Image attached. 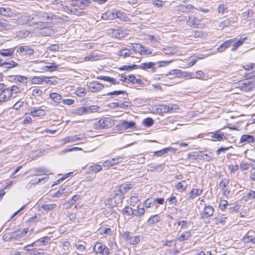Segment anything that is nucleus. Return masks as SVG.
Instances as JSON below:
<instances>
[{
    "label": "nucleus",
    "mask_w": 255,
    "mask_h": 255,
    "mask_svg": "<svg viewBox=\"0 0 255 255\" xmlns=\"http://www.w3.org/2000/svg\"><path fill=\"white\" fill-rule=\"evenodd\" d=\"M104 247L101 243L98 242L94 247V251L96 254H100Z\"/></svg>",
    "instance_id": "obj_47"
},
{
    "label": "nucleus",
    "mask_w": 255,
    "mask_h": 255,
    "mask_svg": "<svg viewBox=\"0 0 255 255\" xmlns=\"http://www.w3.org/2000/svg\"><path fill=\"white\" fill-rule=\"evenodd\" d=\"M180 70L174 69L169 72L168 74H166V76H170L169 78L170 79H172L175 78H180Z\"/></svg>",
    "instance_id": "obj_27"
},
{
    "label": "nucleus",
    "mask_w": 255,
    "mask_h": 255,
    "mask_svg": "<svg viewBox=\"0 0 255 255\" xmlns=\"http://www.w3.org/2000/svg\"><path fill=\"white\" fill-rule=\"evenodd\" d=\"M137 67L136 65H124L122 67H121L119 69L121 70H126V71H131V70L134 69Z\"/></svg>",
    "instance_id": "obj_62"
},
{
    "label": "nucleus",
    "mask_w": 255,
    "mask_h": 255,
    "mask_svg": "<svg viewBox=\"0 0 255 255\" xmlns=\"http://www.w3.org/2000/svg\"><path fill=\"white\" fill-rule=\"evenodd\" d=\"M12 14L11 9L9 7H0V15L4 16H10Z\"/></svg>",
    "instance_id": "obj_25"
},
{
    "label": "nucleus",
    "mask_w": 255,
    "mask_h": 255,
    "mask_svg": "<svg viewBox=\"0 0 255 255\" xmlns=\"http://www.w3.org/2000/svg\"><path fill=\"white\" fill-rule=\"evenodd\" d=\"M88 87L92 92L96 93L102 89L104 85L97 81H93L88 84Z\"/></svg>",
    "instance_id": "obj_8"
},
{
    "label": "nucleus",
    "mask_w": 255,
    "mask_h": 255,
    "mask_svg": "<svg viewBox=\"0 0 255 255\" xmlns=\"http://www.w3.org/2000/svg\"><path fill=\"white\" fill-rule=\"evenodd\" d=\"M116 18H118L124 21H130V18L127 16V14L121 11H117Z\"/></svg>",
    "instance_id": "obj_35"
},
{
    "label": "nucleus",
    "mask_w": 255,
    "mask_h": 255,
    "mask_svg": "<svg viewBox=\"0 0 255 255\" xmlns=\"http://www.w3.org/2000/svg\"><path fill=\"white\" fill-rule=\"evenodd\" d=\"M123 213L127 216H130L133 214V210L131 208L126 206L123 210Z\"/></svg>",
    "instance_id": "obj_59"
},
{
    "label": "nucleus",
    "mask_w": 255,
    "mask_h": 255,
    "mask_svg": "<svg viewBox=\"0 0 255 255\" xmlns=\"http://www.w3.org/2000/svg\"><path fill=\"white\" fill-rule=\"evenodd\" d=\"M114 125V121L110 118H103L96 121L93 125L94 128L97 130L106 129Z\"/></svg>",
    "instance_id": "obj_1"
},
{
    "label": "nucleus",
    "mask_w": 255,
    "mask_h": 255,
    "mask_svg": "<svg viewBox=\"0 0 255 255\" xmlns=\"http://www.w3.org/2000/svg\"><path fill=\"white\" fill-rule=\"evenodd\" d=\"M194 8L191 4L183 5L181 4L177 6V10L184 13H188Z\"/></svg>",
    "instance_id": "obj_15"
},
{
    "label": "nucleus",
    "mask_w": 255,
    "mask_h": 255,
    "mask_svg": "<svg viewBox=\"0 0 255 255\" xmlns=\"http://www.w3.org/2000/svg\"><path fill=\"white\" fill-rule=\"evenodd\" d=\"M132 54L133 52H132V51L127 48L123 49L119 51L118 52V54L119 56H123L124 57H129Z\"/></svg>",
    "instance_id": "obj_28"
},
{
    "label": "nucleus",
    "mask_w": 255,
    "mask_h": 255,
    "mask_svg": "<svg viewBox=\"0 0 255 255\" xmlns=\"http://www.w3.org/2000/svg\"><path fill=\"white\" fill-rule=\"evenodd\" d=\"M229 181L227 179H223L219 184V187L222 189L223 190L227 185L229 184Z\"/></svg>",
    "instance_id": "obj_63"
},
{
    "label": "nucleus",
    "mask_w": 255,
    "mask_h": 255,
    "mask_svg": "<svg viewBox=\"0 0 255 255\" xmlns=\"http://www.w3.org/2000/svg\"><path fill=\"white\" fill-rule=\"evenodd\" d=\"M44 110L41 109H34L30 112L31 115L33 117H40L45 115Z\"/></svg>",
    "instance_id": "obj_33"
},
{
    "label": "nucleus",
    "mask_w": 255,
    "mask_h": 255,
    "mask_svg": "<svg viewBox=\"0 0 255 255\" xmlns=\"http://www.w3.org/2000/svg\"><path fill=\"white\" fill-rule=\"evenodd\" d=\"M88 113L98 112L100 110V107L97 105H92L86 107Z\"/></svg>",
    "instance_id": "obj_51"
},
{
    "label": "nucleus",
    "mask_w": 255,
    "mask_h": 255,
    "mask_svg": "<svg viewBox=\"0 0 255 255\" xmlns=\"http://www.w3.org/2000/svg\"><path fill=\"white\" fill-rule=\"evenodd\" d=\"M183 183H185V180H183L180 182H178L175 185V187L177 190L184 191L186 189L187 187V185H184Z\"/></svg>",
    "instance_id": "obj_50"
},
{
    "label": "nucleus",
    "mask_w": 255,
    "mask_h": 255,
    "mask_svg": "<svg viewBox=\"0 0 255 255\" xmlns=\"http://www.w3.org/2000/svg\"><path fill=\"white\" fill-rule=\"evenodd\" d=\"M124 158V157L123 156H118L115 158H112V160H113V164L115 165L122 162Z\"/></svg>",
    "instance_id": "obj_64"
},
{
    "label": "nucleus",
    "mask_w": 255,
    "mask_h": 255,
    "mask_svg": "<svg viewBox=\"0 0 255 255\" xmlns=\"http://www.w3.org/2000/svg\"><path fill=\"white\" fill-rule=\"evenodd\" d=\"M204 152L203 151H193L188 154V158L192 160H202L204 157Z\"/></svg>",
    "instance_id": "obj_9"
},
{
    "label": "nucleus",
    "mask_w": 255,
    "mask_h": 255,
    "mask_svg": "<svg viewBox=\"0 0 255 255\" xmlns=\"http://www.w3.org/2000/svg\"><path fill=\"white\" fill-rule=\"evenodd\" d=\"M22 229H17L12 232L13 240H18L23 237Z\"/></svg>",
    "instance_id": "obj_34"
},
{
    "label": "nucleus",
    "mask_w": 255,
    "mask_h": 255,
    "mask_svg": "<svg viewBox=\"0 0 255 255\" xmlns=\"http://www.w3.org/2000/svg\"><path fill=\"white\" fill-rule=\"evenodd\" d=\"M142 123L145 127H150L153 124L154 121L151 118H147L143 120Z\"/></svg>",
    "instance_id": "obj_52"
},
{
    "label": "nucleus",
    "mask_w": 255,
    "mask_h": 255,
    "mask_svg": "<svg viewBox=\"0 0 255 255\" xmlns=\"http://www.w3.org/2000/svg\"><path fill=\"white\" fill-rule=\"evenodd\" d=\"M214 212V208L210 205L205 204L203 212L202 213V217L203 218H208L213 215Z\"/></svg>",
    "instance_id": "obj_11"
},
{
    "label": "nucleus",
    "mask_w": 255,
    "mask_h": 255,
    "mask_svg": "<svg viewBox=\"0 0 255 255\" xmlns=\"http://www.w3.org/2000/svg\"><path fill=\"white\" fill-rule=\"evenodd\" d=\"M30 33L29 31L23 29L16 32V35L18 38L23 39L27 37Z\"/></svg>",
    "instance_id": "obj_30"
},
{
    "label": "nucleus",
    "mask_w": 255,
    "mask_h": 255,
    "mask_svg": "<svg viewBox=\"0 0 255 255\" xmlns=\"http://www.w3.org/2000/svg\"><path fill=\"white\" fill-rule=\"evenodd\" d=\"M47 77H37V76H34L31 79V82L32 84H41L43 83L45 79H47Z\"/></svg>",
    "instance_id": "obj_31"
},
{
    "label": "nucleus",
    "mask_w": 255,
    "mask_h": 255,
    "mask_svg": "<svg viewBox=\"0 0 255 255\" xmlns=\"http://www.w3.org/2000/svg\"><path fill=\"white\" fill-rule=\"evenodd\" d=\"M154 202L152 201V199L151 198H148L144 201L143 204L144 207L146 208H149L154 205Z\"/></svg>",
    "instance_id": "obj_55"
},
{
    "label": "nucleus",
    "mask_w": 255,
    "mask_h": 255,
    "mask_svg": "<svg viewBox=\"0 0 255 255\" xmlns=\"http://www.w3.org/2000/svg\"><path fill=\"white\" fill-rule=\"evenodd\" d=\"M124 198L123 195L121 194H117L113 199L117 205L121 204L122 202V200Z\"/></svg>",
    "instance_id": "obj_48"
},
{
    "label": "nucleus",
    "mask_w": 255,
    "mask_h": 255,
    "mask_svg": "<svg viewBox=\"0 0 255 255\" xmlns=\"http://www.w3.org/2000/svg\"><path fill=\"white\" fill-rule=\"evenodd\" d=\"M236 20L233 17H229L221 21L219 24V28L223 29L226 27L229 26L232 24L236 23Z\"/></svg>",
    "instance_id": "obj_12"
},
{
    "label": "nucleus",
    "mask_w": 255,
    "mask_h": 255,
    "mask_svg": "<svg viewBox=\"0 0 255 255\" xmlns=\"http://www.w3.org/2000/svg\"><path fill=\"white\" fill-rule=\"evenodd\" d=\"M100 59V57L97 55L91 54L84 58L85 61H95Z\"/></svg>",
    "instance_id": "obj_43"
},
{
    "label": "nucleus",
    "mask_w": 255,
    "mask_h": 255,
    "mask_svg": "<svg viewBox=\"0 0 255 255\" xmlns=\"http://www.w3.org/2000/svg\"><path fill=\"white\" fill-rule=\"evenodd\" d=\"M45 179H48L45 177L40 178L37 177H35L31 180V181L29 182V184L31 185H35L40 182L42 180H45Z\"/></svg>",
    "instance_id": "obj_58"
},
{
    "label": "nucleus",
    "mask_w": 255,
    "mask_h": 255,
    "mask_svg": "<svg viewBox=\"0 0 255 255\" xmlns=\"http://www.w3.org/2000/svg\"><path fill=\"white\" fill-rule=\"evenodd\" d=\"M13 80L17 83H20L22 84L27 83V77L21 76V75H16L13 76Z\"/></svg>",
    "instance_id": "obj_37"
},
{
    "label": "nucleus",
    "mask_w": 255,
    "mask_h": 255,
    "mask_svg": "<svg viewBox=\"0 0 255 255\" xmlns=\"http://www.w3.org/2000/svg\"><path fill=\"white\" fill-rule=\"evenodd\" d=\"M132 187V184L130 183L123 184L119 186V191L120 192V193L124 195L128 190L130 189Z\"/></svg>",
    "instance_id": "obj_21"
},
{
    "label": "nucleus",
    "mask_w": 255,
    "mask_h": 255,
    "mask_svg": "<svg viewBox=\"0 0 255 255\" xmlns=\"http://www.w3.org/2000/svg\"><path fill=\"white\" fill-rule=\"evenodd\" d=\"M88 113L86 107H81L75 110V114L78 116H81Z\"/></svg>",
    "instance_id": "obj_40"
},
{
    "label": "nucleus",
    "mask_w": 255,
    "mask_h": 255,
    "mask_svg": "<svg viewBox=\"0 0 255 255\" xmlns=\"http://www.w3.org/2000/svg\"><path fill=\"white\" fill-rule=\"evenodd\" d=\"M12 235V233L5 232L2 236V239L5 242H9L13 240Z\"/></svg>",
    "instance_id": "obj_56"
},
{
    "label": "nucleus",
    "mask_w": 255,
    "mask_h": 255,
    "mask_svg": "<svg viewBox=\"0 0 255 255\" xmlns=\"http://www.w3.org/2000/svg\"><path fill=\"white\" fill-rule=\"evenodd\" d=\"M174 61L173 59L159 61L157 64L159 67H165Z\"/></svg>",
    "instance_id": "obj_54"
},
{
    "label": "nucleus",
    "mask_w": 255,
    "mask_h": 255,
    "mask_svg": "<svg viewBox=\"0 0 255 255\" xmlns=\"http://www.w3.org/2000/svg\"><path fill=\"white\" fill-rule=\"evenodd\" d=\"M50 98L57 104L60 103L62 100L61 96L56 93H51L50 94Z\"/></svg>",
    "instance_id": "obj_32"
},
{
    "label": "nucleus",
    "mask_w": 255,
    "mask_h": 255,
    "mask_svg": "<svg viewBox=\"0 0 255 255\" xmlns=\"http://www.w3.org/2000/svg\"><path fill=\"white\" fill-rule=\"evenodd\" d=\"M65 193V188H61L56 193H54V194L53 195V197L59 198Z\"/></svg>",
    "instance_id": "obj_61"
},
{
    "label": "nucleus",
    "mask_w": 255,
    "mask_h": 255,
    "mask_svg": "<svg viewBox=\"0 0 255 255\" xmlns=\"http://www.w3.org/2000/svg\"><path fill=\"white\" fill-rule=\"evenodd\" d=\"M202 193V190L200 189H193L189 193L188 198L192 199L195 198L197 196L200 195Z\"/></svg>",
    "instance_id": "obj_29"
},
{
    "label": "nucleus",
    "mask_w": 255,
    "mask_h": 255,
    "mask_svg": "<svg viewBox=\"0 0 255 255\" xmlns=\"http://www.w3.org/2000/svg\"><path fill=\"white\" fill-rule=\"evenodd\" d=\"M132 49L135 52H137L141 54L142 50L144 49V46L138 43L133 44Z\"/></svg>",
    "instance_id": "obj_42"
},
{
    "label": "nucleus",
    "mask_w": 255,
    "mask_h": 255,
    "mask_svg": "<svg viewBox=\"0 0 255 255\" xmlns=\"http://www.w3.org/2000/svg\"><path fill=\"white\" fill-rule=\"evenodd\" d=\"M165 165L164 163L161 164H155L153 163H151L148 165L147 166V170L150 171H161L163 169Z\"/></svg>",
    "instance_id": "obj_19"
},
{
    "label": "nucleus",
    "mask_w": 255,
    "mask_h": 255,
    "mask_svg": "<svg viewBox=\"0 0 255 255\" xmlns=\"http://www.w3.org/2000/svg\"><path fill=\"white\" fill-rule=\"evenodd\" d=\"M75 94L78 97H83L86 94V90L84 88H78L75 92Z\"/></svg>",
    "instance_id": "obj_41"
},
{
    "label": "nucleus",
    "mask_w": 255,
    "mask_h": 255,
    "mask_svg": "<svg viewBox=\"0 0 255 255\" xmlns=\"http://www.w3.org/2000/svg\"><path fill=\"white\" fill-rule=\"evenodd\" d=\"M235 41V39H231L228 40H226L224 42H223L218 48L217 50L219 52L224 51L227 48L231 45L233 43H234Z\"/></svg>",
    "instance_id": "obj_17"
},
{
    "label": "nucleus",
    "mask_w": 255,
    "mask_h": 255,
    "mask_svg": "<svg viewBox=\"0 0 255 255\" xmlns=\"http://www.w3.org/2000/svg\"><path fill=\"white\" fill-rule=\"evenodd\" d=\"M123 237L126 242L131 245H135L140 242V238L138 236H133L129 232H125Z\"/></svg>",
    "instance_id": "obj_4"
},
{
    "label": "nucleus",
    "mask_w": 255,
    "mask_h": 255,
    "mask_svg": "<svg viewBox=\"0 0 255 255\" xmlns=\"http://www.w3.org/2000/svg\"><path fill=\"white\" fill-rule=\"evenodd\" d=\"M51 240V238L49 237H44L42 238H40L35 241V243H36V245L39 246L41 245H44L45 244L49 243Z\"/></svg>",
    "instance_id": "obj_36"
},
{
    "label": "nucleus",
    "mask_w": 255,
    "mask_h": 255,
    "mask_svg": "<svg viewBox=\"0 0 255 255\" xmlns=\"http://www.w3.org/2000/svg\"><path fill=\"white\" fill-rule=\"evenodd\" d=\"M157 110L161 113H168L173 111L174 108H173V106L170 107L165 105H161L158 107Z\"/></svg>",
    "instance_id": "obj_26"
},
{
    "label": "nucleus",
    "mask_w": 255,
    "mask_h": 255,
    "mask_svg": "<svg viewBox=\"0 0 255 255\" xmlns=\"http://www.w3.org/2000/svg\"><path fill=\"white\" fill-rule=\"evenodd\" d=\"M58 65H56L55 63H51L50 65L45 66L43 68V70L45 71H54L57 69Z\"/></svg>",
    "instance_id": "obj_44"
},
{
    "label": "nucleus",
    "mask_w": 255,
    "mask_h": 255,
    "mask_svg": "<svg viewBox=\"0 0 255 255\" xmlns=\"http://www.w3.org/2000/svg\"><path fill=\"white\" fill-rule=\"evenodd\" d=\"M110 33L113 37H115L116 38H120L124 35L122 31L120 28L113 29Z\"/></svg>",
    "instance_id": "obj_23"
},
{
    "label": "nucleus",
    "mask_w": 255,
    "mask_h": 255,
    "mask_svg": "<svg viewBox=\"0 0 255 255\" xmlns=\"http://www.w3.org/2000/svg\"><path fill=\"white\" fill-rule=\"evenodd\" d=\"M255 138L253 135L244 134L243 135L240 139L241 142H247L248 143H254Z\"/></svg>",
    "instance_id": "obj_24"
},
{
    "label": "nucleus",
    "mask_w": 255,
    "mask_h": 255,
    "mask_svg": "<svg viewBox=\"0 0 255 255\" xmlns=\"http://www.w3.org/2000/svg\"><path fill=\"white\" fill-rule=\"evenodd\" d=\"M162 50L165 54L169 55L176 54L179 51L176 46H167L164 48Z\"/></svg>",
    "instance_id": "obj_16"
},
{
    "label": "nucleus",
    "mask_w": 255,
    "mask_h": 255,
    "mask_svg": "<svg viewBox=\"0 0 255 255\" xmlns=\"http://www.w3.org/2000/svg\"><path fill=\"white\" fill-rule=\"evenodd\" d=\"M160 220V217L158 215H155L150 217L148 222L151 224H154L158 222Z\"/></svg>",
    "instance_id": "obj_49"
},
{
    "label": "nucleus",
    "mask_w": 255,
    "mask_h": 255,
    "mask_svg": "<svg viewBox=\"0 0 255 255\" xmlns=\"http://www.w3.org/2000/svg\"><path fill=\"white\" fill-rule=\"evenodd\" d=\"M245 39H240L238 41L235 42L233 44L232 48H231L232 51H235L239 47H240L244 42Z\"/></svg>",
    "instance_id": "obj_57"
},
{
    "label": "nucleus",
    "mask_w": 255,
    "mask_h": 255,
    "mask_svg": "<svg viewBox=\"0 0 255 255\" xmlns=\"http://www.w3.org/2000/svg\"><path fill=\"white\" fill-rule=\"evenodd\" d=\"M200 20L194 16H190L187 20V24L194 28H199L204 29L205 27V24H200Z\"/></svg>",
    "instance_id": "obj_5"
},
{
    "label": "nucleus",
    "mask_w": 255,
    "mask_h": 255,
    "mask_svg": "<svg viewBox=\"0 0 255 255\" xmlns=\"http://www.w3.org/2000/svg\"><path fill=\"white\" fill-rule=\"evenodd\" d=\"M118 127L121 130L135 128V123L133 121H123L118 125Z\"/></svg>",
    "instance_id": "obj_7"
},
{
    "label": "nucleus",
    "mask_w": 255,
    "mask_h": 255,
    "mask_svg": "<svg viewBox=\"0 0 255 255\" xmlns=\"http://www.w3.org/2000/svg\"><path fill=\"white\" fill-rule=\"evenodd\" d=\"M205 77V74L201 70H199L196 72L194 74V78L203 79Z\"/></svg>",
    "instance_id": "obj_60"
},
{
    "label": "nucleus",
    "mask_w": 255,
    "mask_h": 255,
    "mask_svg": "<svg viewBox=\"0 0 255 255\" xmlns=\"http://www.w3.org/2000/svg\"><path fill=\"white\" fill-rule=\"evenodd\" d=\"M14 48L3 49L0 50V54L3 57L12 58L14 55Z\"/></svg>",
    "instance_id": "obj_18"
},
{
    "label": "nucleus",
    "mask_w": 255,
    "mask_h": 255,
    "mask_svg": "<svg viewBox=\"0 0 255 255\" xmlns=\"http://www.w3.org/2000/svg\"><path fill=\"white\" fill-rule=\"evenodd\" d=\"M236 87L239 88L244 92H250L255 88L254 80H243L236 83Z\"/></svg>",
    "instance_id": "obj_2"
},
{
    "label": "nucleus",
    "mask_w": 255,
    "mask_h": 255,
    "mask_svg": "<svg viewBox=\"0 0 255 255\" xmlns=\"http://www.w3.org/2000/svg\"><path fill=\"white\" fill-rule=\"evenodd\" d=\"M191 237L190 232L189 231L185 232L180 235L178 237V240L180 242L183 241L188 240V239Z\"/></svg>",
    "instance_id": "obj_39"
},
{
    "label": "nucleus",
    "mask_w": 255,
    "mask_h": 255,
    "mask_svg": "<svg viewBox=\"0 0 255 255\" xmlns=\"http://www.w3.org/2000/svg\"><path fill=\"white\" fill-rule=\"evenodd\" d=\"M117 10L112 9L108 10L102 15V18L104 20H112L116 18Z\"/></svg>",
    "instance_id": "obj_10"
},
{
    "label": "nucleus",
    "mask_w": 255,
    "mask_h": 255,
    "mask_svg": "<svg viewBox=\"0 0 255 255\" xmlns=\"http://www.w3.org/2000/svg\"><path fill=\"white\" fill-rule=\"evenodd\" d=\"M102 169L101 165L97 164H94L91 165L89 167V169L90 171H93L94 172H98L100 171Z\"/></svg>",
    "instance_id": "obj_45"
},
{
    "label": "nucleus",
    "mask_w": 255,
    "mask_h": 255,
    "mask_svg": "<svg viewBox=\"0 0 255 255\" xmlns=\"http://www.w3.org/2000/svg\"><path fill=\"white\" fill-rule=\"evenodd\" d=\"M85 138L83 135L80 134L78 135L69 136L61 139L63 144L70 142H75L80 140H83Z\"/></svg>",
    "instance_id": "obj_6"
},
{
    "label": "nucleus",
    "mask_w": 255,
    "mask_h": 255,
    "mask_svg": "<svg viewBox=\"0 0 255 255\" xmlns=\"http://www.w3.org/2000/svg\"><path fill=\"white\" fill-rule=\"evenodd\" d=\"M37 12L30 15L28 13L23 14L17 17V22L21 25L27 24L34 19L35 16H37Z\"/></svg>",
    "instance_id": "obj_3"
},
{
    "label": "nucleus",
    "mask_w": 255,
    "mask_h": 255,
    "mask_svg": "<svg viewBox=\"0 0 255 255\" xmlns=\"http://www.w3.org/2000/svg\"><path fill=\"white\" fill-rule=\"evenodd\" d=\"M0 99L3 102H5L8 101L10 97L11 96V91L8 88H5L0 93Z\"/></svg>",
    "instance_id": "obj_14"
},
{
    "label": "nucleus",
    "mask_w": 255,
    "mask_h": 255,
    "mask_svg": "<svg viewBox=\"0 0 255 255\" xmlns=\"http://www.w3.org/2000/svg\"><path fill=\"white\" fill-rule=\"evenodd\" d=\"M255 199V191L249 190L243 197L242 200L245 202H248Z\"/></svg>",
    "instance_id": "obj_20"
},
{
    "label": "nucleus",
    "mask_w": 255,
    "mask_h": 255,
    "mask_svg": "<svg viewBox=\"0 0 255 255\" xmlns=\"http://www.w3.org/2000/svg\"><path fill=\"white\" fill-rule=\"evenodd\" d=\"M210 136L213 138L212 140L214 141H222L225 138L224 133L221 130H217L216 131L212 132Z\"/></svg>",
    "instance_id": "obj_13"
},
{
    "label": "nucleus",
    "mask_w": 255,
    "mask_h": 255,
    "mask_svg": "<svg viewBox=\"0 0 255 255\" xmlns=\"http://www.w3.org/2000/svg\"><path fill=\"white\" fill-rule=\"evenodd\" d=\"M57 205L55 204H44L41 206V208L45 211H51L56 208Z\"/></svg>",
    "instance_id": "obj_46"
},
{
    "label": "nucleus",
    "mask_w": 255,
    "mask_h": 255,
    "mask_svg": "<svg viewBox=\"0 0 255 255\" xmlns=\"http://www.w3.org/2000/svg\"><path fill=\"white\" fill-rule=\"evenodd\" d=\"M4 65L5 68H11L14 67L17 65V63L13 60H11L9 62H2V66Z\"/></svg>",
    "instance_id": "obj_53"
},
{
    "label": "nucleus",
    "mask_w": 255,
    "mask_h": 255,
    "mask_svg": "<svg viewBox=\"0 0 255 255\" xmlns=\"http://www.w3.org/2000/svg\"><path fill=\"white\" fill-rule=\"evenodd\" d=\"M154 65H155V63L154 62H147V63L145 62V63H141L139 65V67L141 69H143V70L152 69V71L155 72V69L154 68Z\"/></svg>",
    "instance_id": "obj_22"
},
{
    "label": "nucleus",
    "mask_w": 255,
    "mask_h": 255,
    "mask_svg": "<svg viewBox=\"0 0 255 255\" xmlns=\"http://www.w3.org/2000/svg\"><path fill=\"white\" fill-rule=\"evenodd\" d=\"M180 78H186L188 79L194 78V73L188 72V71H182L180 70Z\"/></svg>",
    "instance_id": "obj_38"
}]
</instances>
